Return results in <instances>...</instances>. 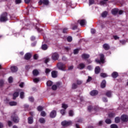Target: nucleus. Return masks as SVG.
Instances as JSON below:
<instances>
[{
  "label": "nucleus",
  "mask_w": 128,
  "mask_h": 128,
  "mask_svg": "<svg viewBox=\"0 0 128 128\" xmlns=\"http://www.w3.org/2000/svg\"><path fill=\"white\" fill-rule=\"evenodd\" d=\"M56 66L58 70H66V64H64V63L60 62L57 64Z\"/></svg>",
  "instance_id": "nucleus-1"
},
{
  "label": "nucleus",
  "mask_w": 128,
  "mask_h": 128,
  "mask_svg": "<svg viewBox=\"0 0 128 128\" xmlns=\"http://www.w3.org/2000/svg\"><path fill=\"white\" fill-rule=\"evenodd\" d=\"M96 62L98 64H104V54H100V60L96 59Z\"/></svg>",
  "instance_id": "nucleus-2"
},
{
  "label": "nucleus",
  "mask_w": 128,
  "mask_h": 128,
  "mask_svg": "<svg viewBox=\"0 0 128 128\" xmlns=\"http://www.w3.org/2000/svg\"><path fill=\"white\" fill-rule=\"evenodd\" d=\"M0 20L1 22H6L8 20V13H3L0 16Z\"/></svg>",
  "instance_id": "nucleus-3"
},
{
  "label": "nucleus",
  "mask_w": 128,
  "mask_h": 128,
  "mask_svg": "<svg viewBox=\"0 0 128 128\" xmlns=\"http://www.w3.org/2000/svg\"><path fill=\"white\" fill-rule=\"evenodd\" d=\"M72 121L64 120L62 122V126H64L65 128L66 126H72Z\"/></svg>",
  "instance_id": "nucleus-4"
},
{
  "label": "nucleus",
  "mask_w": 128,
  "mask_h": 128,
  "mask_svg": "<svg viewBox=\"0 0 128 128\" xmlns=\"http://www.w3.org/2000/svg\"><path fill=\"white\" fill-rule=\"evenodd\" d=\"M60 56L58 55V54L56 52H54L52 54V59L53 60H58Z\"/></svg>",
  "instance_id": "nucleus-5"
},
{
  "label": "nucleus",
  "mask_w": 128,
  "mask_h": 128,
  "mask_svg": "<svg viewBox=\"0 0 128 128\" xmlns=\"http://www.w3.org/2000/svg\"><path fill=\"white\" fill-rule=\"evenodd\" d=\"M12 118L14 122L18 123V122H20V118H18V116H16V114H12Z\"/></svg>",
  "instance_id": "nucleus-6"
},
{
  "label": "nucleus",
  "mask_w": 128,
  "mask_h": 128,
  "mask_svg": "<svg viewBox=\"0 0 128 128\" xmlns=\"http://www.w3.org/2000/svg\"><path fill=\"white\" fill-rule=\"evenodd\" d=\"M78 22H79L81 26H86V21L84 20H78Z\"/></svg>",
  "instance_id": "nucleus-7"
},
{
  "label": "nucleus",
  "mask_w": 128,
  "mask_h": 128,
  "mask_svg": "<svg viewBox=\"0 0 128 128\" xmlns=\"http://www.w3.org/2000/svg\"><path fill=\"white\" fill-rule=\"evenodd\" d=\"M121 120H122V122H128V116L126 115H122L121 116Z\"/></svg>",
  "instance_id": "nucleus-8"
},
{
  "label": "nucleus",
  "mask_w": 128,
  "mask_h": 128,
  "mask_svg": "<svg viewBox=\"0 0 128 128\" xmlns=\"http://www.w3.org/2000/svg\"><path fill=\"white\" fill-rule=\"evenodd\" d=\"M48 4V0H40L38 2V4Z\"/></svg>",
  "instance_id": "nucleus-9"
},
{
  "label": "nucleus",
  "mask_w": 128,
  "mask_h": 128,
  "mask_svg": "<svg viewBox=\"0 0 128 128\" xmlns=\"http://www.w3.org/2000/svg\"><path fill=\"white\" fill-rule=\"evenodd\" d=\"M56 110H52L50 113V118H56Z\"/></svg>",
  "instance_id": "nucleus-10"
},
{
  "label": "nucleus",
  "mask_w": 128,
  "mask_h": 128,
  "mask_svg": "<svg viewBox=\"0 0 128 128\" xmlns=\"http://www.w3.org/2000/svg\"><path fill=\"white\" fill-rule=\"evenodd\" d=\"M103 48L105 50H110V45L108 44H104L103 46Z\"/></svg>",
  "instance_id": "nucleus-11"
},
{
  "label": "nucleus",
  "mask_w": 128,
  "mask_h": 128,
  "mask_svg": "<svg viewBox=\"0 0 128 128\" xmlns=\"http://www.w3.org/2000/svg\"><path fill=\"white\" fill-rule=\"evenodd\" d=\"M10 70L12 72H18V67L16 66H12L10 68Z\"/></svg>",
  "instance_id": "nucleus-12"
},
{
  "label": "nucleus",
  "mask_w": 128,
  "mask_h": 128,
  "mask_svg": "<svg viewBox=\"0 0 128 128\" xmlns=\"http://www.w3.org/2000/svg\"><path fill=\"white\" fill-rule=\"evenodd\" d=\"M82 58L84 60H86V58H90V54H84L82 55Z\"/></svg>",
  "instance_id": "nucleus-13"
},
{
  "label": "nucleus",
  "mask_w": 128,
  "mask_h": 128,
  "mask_svg": "<svg viewBox=\"0 0 128 128\" xmlns=\"http://www.w3.org/2000/svg\"><path fill=\"white\" fill-rule=\"evenodd\" d=\"M98 94V92L97 90H94L90 92V96H96Z\"/></svg>",
  "instance_id": "nucleus-14"
},
{
  "label": "nucleus",
  "mask_w": 128,
  "mask_h": 128,
  "mask_svg": "<svg viewBox=\"0 0 128 128\" xmlns=\"http://www.w3.org/2000/svg\"><path fill=\"white\" fill-rule=\"evenodd\" d=\"M86 66V65L84 63H81L79 64L78 68H80V70H82L83 68H84Z\"/></svg>",
  "instance_id": "nucleus-15"
},
{
  "label": "nucleus",
  "mask_w": 128,
  "mask_h": 128,
  "mask_svg": "<svg viewBox=\"0 0 128 128\" xmlns=\"http://www.w3.org/2000/svg\"><path fill=\"white\" fill-rule=\"evenodd\" d=\"M52 78H56L58 76V72L53 71L52 72Z\"/></svg>",
  "instance_id": "nucleus-16"
},
{
  "label": "nucleus",
  "mask_w": 128,
  "mask_h": 128,
  "mask_svg": "<svg viewBox=\"0 0 128 128\" xmlns=\"http://www.w3.org/2000/svg\"><path fill=\"white\" fill-rule=\"evenodd\" d=\"M100 66H96L95 68V74H100Z\"/></svg>",
  "instance_id": "nucleus-17"
},
{
  "label": "nucleus",
  "mask_w": 128,
  "mask_h": 128,
  "mask_svg": "<svg viewBox=\"0 0 128 128\" xmlns=\"http://www.w3.org/2000/svg\"><path fill=\"white\" fill-rule=\"evenodd\" d=\"M8 104H9L10 106H16V104H18V102H14V101L9 102Z\"/></svg>",
  "instance_id": "nucleus-18"
},
{
  "label": "nucleus",
  "mask_w": 128,
  "mask_h": 128,
  "mask_svg": "<svg viewBox=\"0 0 128 128\" xmlns=\"http://www.w3.org/2000/svg\"><path fill=\"white\" fill-rule=\"evenodd\" d=\"M32 56V54L30 53H27L25 55V59L26 60H30Z\"/></svg>",
  "instance_id": "nucleus-19"
},
{
  "label": "nucleus",
  "mask_w": 128,
  "mask_h": 128,
  "mask_svg": "<svg viewBox=\"0 0 128 128\" xmlns=\"http://www.w3.org/2000/svg\"><path fill=\"white\" fill-rule=\"evenodd\" d=\"M32 122H34V119L32 118V117L28 118V124H32Z\"/></svg>",
  "instance_id": "nucleus-20"
},
{
  "label": "nucleus",
  "mask_w": 128,
  "mask_h": 128,
  "mask_svg": "<svg viewBox=\"0 0 128 128\" xmlns=\"http://www.w3.org/2000/svg\"><path fill=\"white\" fill-rule=\"evenodd\" d=\"M106 96L108 98H112V92L110 91H108L106 92Z\"/></svg>",
  "instance_id": "nucleus-21"
},
{
  "label": "nucleus",
  "mask_w": 128,
  "mask_h": 128,
  "mask_svg": "<svg viewBox=\"0 0 128 128\" xmlns=\"http://www.w3.org/2000/svg\"><path fill=\"white\" fill-rule=\"evenodd\" d=\"M112 76L114 78H118V72H114L112 74Z\"/></svg>",
  "instance_id": "nucleus-22"
},
{
  "label": "nucleus",
  "mask_w": 128,
  "mask_h": 128,
  "mask_svg": "<svg viewBox=\"0 0 128 128\" xmlns=\"http://www.w3.org/2000/svg\"><path fill=\"white\" fill-rule=\"evenodd\" d=\"M118 12V9H113L112 10V14H116Z\"/></svg>",
  "instance_id": "nucleus-23"
},
{
  "label": "nucleus",
  "mask_w": 128,
  "mask_h": 128,
  "mask_svg": "<svg viewBox=\"0 0 128 128\" xmlns=\"http://www.w3.org/2000/svg\"><path fill=\"white\" fill-rule=\"evenodd\" d=\"M18 92H15L14 94H13V99L14 100H16V98H18Z\"/></svg>",
  "instance_id": "nucleus-24"
},
{
  "label": "nucleus",
  "mask_w": 128,
  "mask_h": 128,
  "mask_svg": "<svg viewBox=\"0 0 128 128\" xmlns=\"http://www.w3.org/2000/svg\"><path fill=\"white\" fill-rule=\"evenodd\" d=\"M32 72L34 76H36L38 74V70H34Z\"/></svg>",
  "instance_id": "nucleus-25"
},
{
  "label": "nucleus",
  "mask_w": 128,
  "mask_h": 128,
  "mask_svg": "<svg viewBox=\"0 0 128 128\" xmlns=\"http://www.w3.org/2000/svg\"><path fill=\"white\" fill-rule=\"evenodd\" d=\"M106 80H103L102 83H101V88H106Z\"/></svg>",
  "instance_id": "nucleus-26"
},
{
  "label": "nucleus",
  "mask_w": 128,
  "mask_h": 128,
  "mask_svg": "<svg viewBox=\"0 0 128 128\" xmlns=\"http://www.w3.org/2000/svg\"><path fill=\"white\" fill-rule=\"evenodd\" d=\"M107 16H108V12H106V11L104 12L102 14V18H106Z\"/></svg>",
  "instance_id": "nucleus-27"
},
{
  "label": "nucleus",
  "mask_w": 128,
  "mask_h": 128,
  "mask_svg": "<svg viewBox=\"0 0 128 128\" xmlns=\"http://www.w3.org/2000/svg\"><path fill=\"white\" fill-rule=\"evenodd\" d=\"M48 45L46 44H43L42 46V48L43 50H48Z\"/></svg>",
  "instance_id": "nucleus-28"
},
{
  "label": "nucleus",
  "mask_w": 128,
  "mask_h": 128,
  "mask_svg": "<svg viewBox=\"0 0 128 128\" xmlns=\"http://www.w3.org/2000/svg\"><path fill=\"white\" fill-rule=\"evenodd\" d=\"M62 108H64V110H66V108H68V106L67 104L63 103L62 104Z\"/></svg>",
  "instance_id": "nucleus-29"
},
{
  "label": "nucleus",
  "mask_w": 128,
  "mask_h": 128,
  "mask_svg": "<svg viewBox=\"0 0 128 128\" xmlns=\"http://www.w3.org/2000/svg\"><path fill=\"white\" fill-rule=\"evenodd\" d=\"M39 121L40 124H44L46 122V120L42 118H40Z\"/></svg>",
  "instance_id": "nucleus-30"
},
{
  "label": "nucleus",
  "mask_w": 128,
  "mask_h": 128,
  "mask_svg": "<svg viewBox=\"0 0 128 128\" xmlns=\"http://www.w3.org/2000/svg\"><path fill=\"white\" fill-rule=\"evenodd\" d=\"M79 52H80V49L78 48L75 49L74 50V54H78Z\"/></svg>",
  "instance_id": "nucleus-31"
},
{
  "label": "nucleus",
  "mask_w": 128,
  "mask_h": 128,
  "mask_svg": "<svg viewBox=\"0 0 128 128\" xmlns=\"http://www.w3.org/2000/svg\"><path fill=\"white\" fill-rule=\"evenodd\" d=\"M20 98H24V92H20Z\"/></svg>",
  "instance_id": "nucleus-32"
},
{
  "label": "nucleus",
  "mask_w": 128,
  "mask_h": 128,
  "mask_svg": "<svg viewBox=\"0 0 128 128\" xmlns=\"http://www.w3.org/2000/svg\"><path fill=\"white\" fill-rule=\"evenodd\" d=\"M46 84L48 86H52V81H48L46 82Z\"/></svg>",
  "instance_id": "nucleus-33"
},
{
  "label": "nucleus",
  "mask_w": 128,
  "mask_h": 128,
  "mask_svg": "<svg viewBox=\"0 0 128 128\" xmlns=\"http://www.w3.org/2000/svg\"><path fill=\"white\" fill-rule=\"evenodd\" d=\"M60 112L61 114H62V116H64L65 114H66V110L64 109H62L60 110Z\"/></svg>",
  "instance_id": "nucleus-34"
},
{
  "label": "nucleus",
  "mask_w": 128,
  "mask_h": 128,
  "mask_svg": "<svg viewBox=\"0 0 128 128\" xmlns=\"http://www.w3.org/2000/svg\"><path fill=\"white\" fill-rule=\"evenodd\" d=\"M78 88V84H73L72 85V90H76V88Z\"/></svg>",
  "instance_id": "nucleus-35"
},
{
  "label": "nucleus",
  "mask_w": 128,
  "mask_h": 128,
  "mask_svg": "<svg viewBox=\"0 0 128 128\" xmlns=\"http://www.w3.org/2000/svg\"><path fill=\"white\" fill-rule=\"evenodd\" d=\"M120 117H116L115 118V122H116V124H118V122H120Z\"/></svg>",
  "instance_id": "nucleus-36"
},
{
  "label": "nucleus",
  "mask_w": 128,
  "mask_h": 128,
  "mask_svg": "<svg viewBox=\"0 0 128 128\" xmlns=\"http://www.w3.org/2000/svg\"><path fill=\"white\" fill-rule=\"evenodd\" d=\"M33 81L35 83H38V82H40V78H34Z\"/></svg>",
  "instance_id": "nucleus-37"
},
{
  "label": "nucleus",
  "mask_w": 128,
  "mask_h": 128,
  "mask_svg": "<svg viewBox=\"0 0 128 128\" xmlns=\"http://www.w3.org/2000/svg\"><path fill=\"white\" fill-rule=\"evenodd\" d=\"M13 78L12 77L10 76L8 79V82H10V84H12V82Z\"/></svg>",
  "instance_id": "nucleus-38"
},
{
  "label": "nucleus",
  "mask_w": 128,
  "mask_h": 128,
  "mask_svg": "<svg viewBox=\"0 0 128 128\" xmlns=\"http://www.w3.org/2000/svg\"><path fill=\"white\" fill-rule=\"evenodd\" d=\"M37 110H38V112H41V110H44V108L42 106H39L37 108Z\"/></svg>",
  "instance_id": "nucleus-39"
},
{
  "label": "nucleus",
  "mask_w": 128,
  "mask_h": 128,
  "mask_svg": "<svg viewBox=\"0 0 128 128\" xmlns=\"http://www.w3.org/2000/svg\"><path fill=\"white\" fill-rule=\"evenodd\" d=\"M45 72L46 74H50V68H46L45 70Z\"/></svg>",
  "instance_id": "nucleus-40"
},
{
  "label": "nucleus",
  "mask_w": 128,
  "mask_h": 128,
  "mask_svg": "<svg viewBox=\"0 0 128 128\" xmlns=\"http://www.w3.org/2000/svg\"><path fill=\"white\" fill-rule=\"evenodd\" d=\"M94 4V0H89V6H92Z\"/></svg>",
  "instance_id": "nucleus-41"
},
{
  "label": "nucleus",
  "mask_w": 128,
  "mask_h": 128,
  "mask_svg": "<svg viewBox=\"0 0 128 128\" xmlns=\"http://www.w3.org/2000/svg\"><path fill=\"white\" fill-rule=\"evenodd\" d=\"M100 76H102V78H106L108 76V75L106 73H101Z\"/></svg>",
  "instance_id": "nucleus-42"
},
{
  "label": "nucleus",
  "mask_w": 128,
  "mask_h": 128,
  "mask_svg": "<svg viewBox=\"0 0 128 128\" xmlns=\"http://www.w3.org/2000/svg\"><path fill=\"white\" fill-rule=\"evenodd\" d=\"M116 114L114 113H110L108 114L109 118H114Z\"/></svg>",
  "instance_id": "nucleus-43"
},
{
  "label": "nucleus",
  "mask_w": 128,
  "mask_h": 128,
  "mask_svg": "<svg viewBox=\"0 0 128 128\" xmlns=\"http://www.w3.org/2000/svg\"><path fill=\"white\" fill-rule=\"evenodd\" d=\"M69 116H74V111L70 110L69 111Z\"/></svg>",
  "instance_id": "nucleus-44"
},
{
  "label": "nucleus",
  "mask_w": 128,
  "mask_h": 128,
  "mask_svg": "<svg viewBox=\"0 0 128 128\" xmlns=\"http://www.w3.org/2000/svg\"><path fill=\"white\" fill-rule=\"evenodd\" d=\"M106 124H112V120L110 119H106Z\"/></svg>",
  "instance_id": "nucleus-45"
},
{
  "label": "nucleus",
  "mask_w": 128,
  "mask_h": 128,
  "mask_svg": "<svg viewBox=\"0 0 128 128\" xmlns=\"http://www.w3.org/2000/svg\"><path fill=\"white\" fill-rule=\"evenodd\" d=\"M67 40L69 42H72V36H68L67 38Z\"/></svg>",
  "instance_id": "nucleus-46"
},
{
  "label": "nucleus",
  "mask_w": 128,
  "mask_h": 128,
  "mask_svg": "<svg viewBox=\"0 0 128 128\" xmlns=\"http://www.w3.org/2000/svg\"><path fill=\"white\" fill-rule=\"evenodd\" d=\"M46 116V112L42 111L41 112V116Z\"/></svg>",
  "instance_id": "nucleus-47"
},
{
  "label": "nucleus",
  "mask_w": 128,
  "mask_h": 128,
  "mask_svg": "<svg viewBox=\"0 0 128 128\" xmlns=\"http://www.w3.org/2000/svg\"><path fill=\"white\" fill-rule=\"evenodd\" d=\"M58 86H56V85L54 84L52 86V90H56Z\"/></svg>",
  "instance_id": "nucleus-48"
},
{
  "label": "nucleus",
  "mask_w": 128,
  "mask_h": 128,
  "mask_svg": "<svg viewBox=\"0 0 128 128\" xmlns=\"http://www.w3.org/2000/svg\"><path fill=\"white\" fill-rule=\"evenodd\" d=\"M111 128H118V126L116 124H112L111 125Z\"/></svg>",
  "instance_id": "nucleus-49"
},
{
  "label": "nucleus",
  "mask_w": 128,
  "mask_h": 128,
  "mask_svg": "<svg viewBox=\"0 0 128 128\" xmlns=\"http://www.w3.org/2000/svg\"><path fill=\"white\" fill-rule=\"evenodd\" d=\"M120 44H126V41L125 40H120Z\"/></svg>",
  "instance_id": "nucleus-50"
},
{
  "label": "nucleus",
  "mask_w": 128,
  "mask_h": 128,
  "mask_svg": "<svg viewBox=\"0 0 128 128\" xmlns=\"http://www.w3.org/2000/svg\"><path fill=\"white\" fill-rule=\"evenodd\" d=\"M77 84H82V81L80 80H78L76 81Z\"/></svg>",
  "instance_id": "nucleus-51"
},
{
  "label": "nucleus",
  "mask_w": 128,
  "mask_h": 128,
  "mask_svg": "<svg viewBox=\"0 0 128 128\" xmlns=\"http://www.w3.org/2000/svg\"><path fill=\"white\" fill-rule=\"evenodd\" d=\"M106 1L104 0V1H101L100 2V4L101 6H104V4H106Z\"/></svg>",
  "instance_id": "nucleus-52"
},
{
  "label": "nucleus",
  "mask_w": 128,
  "mask_h": 128,
  "mask_svg": "<svg viewBox=\"0 0 128 128\" xmlns=\"http://www.w3.org/2000/svg\"><path fill=\"white\" fill-rule=\"evenodd\" d=\"M8 126H12V122L11 121H8Z\"/></svg>",
  "instance_id": "nucleus-53"
},
{
  "label": "nucleus",
  "mask_w": 128,
  "mask_h": 128,
  "mask_svg": "<svg viewBox=\"0 0 128 128\" xmlns=\"http://www.w3.org/2000/svg\"><path fill=\"white\" fill-rule=\"evenodd\" d=\"M68 28H64L63 30V32H64V34H66V32H68Z\"/></svg>",
  "instance_id": "nucleus-54"
},
{
  "label": "nucleus",
  "mask_w": 128,
  "mask_h": 128,
  "mask_svg": "<svg viewBox=\"0 0 128 128\" xmlns=\"http://www.w3.org/2000/svg\"><path fill=\"white\" fill-rule=\"evenodd\" d=\"M21 2H22V0H16V4H20Z\"/></svg>",
  "instance_id": "nucleus-55"
},
{
  "label": "nucleus",
  "mask_w": 128,
  "mask_h": 128,
  "mask_svg": "<svg viewBox=\"0 0 128 128\" xmlns=\"http://www.w3.org/2000/svg\"><path fill=\"white\" fill-rule=\"evenodd\" d=\"M74 68V66H71L68 67V70H73Z\"/></svg>",
  "instance_id": "nucleus-56"
},
{
  "label": "nucleus",
  "mask_w": 128,
  "mask_h": 128,
  "mask_svg": "<svg viewBox=\"0 0 128 128\" xmlns=\"http://www.w3.org/2000/svg\"><path fill=\"white\" fill-rule=\"evenodd\" d=\"M50 62V58H46L45 59V64H48Z\"/></svg>",
  "instance_id": "nucleus-57"
},
{
  "label": "nucleus",
  "mask_w": 128,
  "mask_h": 128,
  "mask_svg": "<svg viewBox=\"0 0 128 128\" xmlns=\"http://www.w3.org/2000/svg\"><path fill=\"white\" fill-rule=\"evenodd\" d=\"M87 68L88 70H92V66H89L87 67Z\"/></svg>",
  "instance_id": "nucleus-58"
},
{
  "label": "nucleus",
  "mask_w": 128,
  "mask_h": 128,
  "mask_svg": "<svg viewBox=\"0 0 128 128\" xmlns=\"http://www.w3.org/2000/svg\"><path fill=\"white\" fill-rule=\"evenodd\" d=\"M102 100L104 102H108V98H102Z\"/></svg>",
  "instance_id": "nucleus-59"
},
{
  "label": "nucleus",
  "mask_w": 128,
  "mask_h": 128,
  "mask_svg": "<svg viewBox=\"0 0 128 128\" xmlns=\"http://www.w3.org/2000/svg\"><path fill=\"white\" fill-rule=\"evenodd\" d=\"M28 100H29L30 102H34V98H32V97L29 98Z\"/></svg>",
  "instance_id": "nucleus-60"
},
{
  "label": "nucleus",
  "mask_w": 128,
  "mask_h": 128,
  "mask_svg": "<svg viewBox=\"0 0 128 128\" xmlns=\"http://www.w3.org/2000/svg\"><path fill=\"white\" fill-rule=\"evenodd\" d=\"M91 33L92 34H95L96 33V30L92 28L91 29Z\"/></svg>",
  "instance_id": "nucleus-61"
},
{
  "label": "nucleus",
  "mask_w": 128,
  "mask_h": 128,
  "mask_svg": "<svg viewBox=\"0 0 128 128\" xmlns=\"http://www.w3.org/2000/svg\"><path fill=\"white\" fill-rule=\"evenodd\" d=\"M92 80V77L88 76V79L87 80L88 82H90Z\"/></svg>",
  "instance_id": "nucleus-62"
},
{
  "label": "nucleus",
  "mask_w": 128,
  "mask_h": 128,
  "mask_svg": "<svg viewBox=\"0 0 128 128\" xmlns=\"http://www.w3.org/2000/svg\"><path fill=\"white\" fill-rule=\"evenodd\" d=\"M4 84V80H0V86H2Z\"/></svg>",
  "instance_id": "nucleus-63"
},
{
  "label": "nucleus",
  "mask_w": 128,
  "mask_h": 128,
  "mask_svg": "<svg viewBox=\"0 0 128 128\" xmlns=\"http://www.w3.org/2000/svg\"><path fill=\"white\" fill-rule=\"evenodd\" d=\"M24 83L22 82L20 84V88H24Z\"/></svg>",
  "instance_id": "nucleus-64"
}]
</instances>
